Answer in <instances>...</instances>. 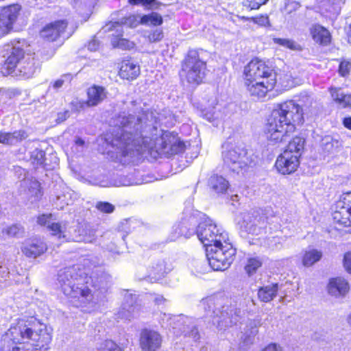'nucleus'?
Instances as JSON below:
<instances>
[{
  "mask_svg": "<svg viewBox=\"0 0 351 351\" xmlns=\"http://www.w3.org/2000/svg\"><path fill=\"white\" fill-rule=\"evenodd\" d=\"M118 127L112 145L120 156L132 158L146 151L172 155L183 149V143L170 133H165L154 141L143 134V121L139 117L119 115L114 121Z\"/></svg>",
  "mask_w": 351,
  "mask_h": 351,
  "instance_id": "nucleus-1",
  "label": "nucleus"
},
{
  "mask_svg": "<svg viewBox=\"0 0 351 351\" xmlns=\"http://www.w3.org/2000/svg\"><path fill=\"white\" fill-rule=\"evenodd\" d=\"M303 122L301 107L293 101L278 105L267 119L265 128L266 138L271 145L286 141L289 134L295 130V125Z\"/></svg>",
  "mask_w": 351,
  "mask_h": 351,
  "instance_id": "nucleus-2",
  "label": "nucleus"
},
{
  "mask_svg": "<svg viewBox=\"0 0 351 351\" xmlns=\"http://www.w3.org/2000/svg\"><path fill=\"white\" fill-rule=\"evenodd\" d=\"M9 340L14 343H28L48 349L51 341V329L43 324L19 319L6 332L3 341Z\"/></svg>",
  "mask_w": 351,
  "mask_h": 351,
  "instance_id": "nucleus-3",
  "label": "nucleus"
},
{
  "mask_svg": "<svg viewBox=\"0 0 351 351\" xmlns=\"http://www.w3.org/2000/svg\"><path fill=\"white\" fill-rule=\"evenodd\" d=\"M226 298L221 296H210L202 299L199 307L204 309L206 315L213 318V324L220 330L236 324L241 311L228 305Z\"/></svg>",
  "mask_w": 351,
  "mask_h": 351,
  "instance_id": "nucleus-4",
  "label": "nucleus"
},
{
  "mask_svg": "<svg viewBox=\"0 0 351 351\" xmlns=\"http://www.w3.org/2000/svg\"><path fill=\"white\" fill-rule=\"evenodd\" d=\"M206 251L208 264L214 271L228 269L236 254V250L227 240L206 247Z\"/></svg>",
  "mask_w": 351,
  "mask_h": 351,
  "instance_id": "nucleus-5",
  "label": "nucleus"
},
{
  "mask_svg": "<svg viewBox=\"0 0 351 351\" xmlns=\"http://www.w3.org/2000/svg\"><path fill=\"white\" fill-rule=\"evenodd\" d=\"M223 165L231 171L239 173L252 165L253 161L247 149L236 145H226L221 153Z\"/></svg>",
  "mask_w": 351,
  "mask_h": 351,
  "instance_id": "nucleus-6",
  "label": "nucleus"
},
{
  "mask_svg": "<svg viewBox=\"0 0 351 351\" xmlns=\"http://www.w3.org/2000/svg\"><path fill=\"white\" fill-rule=\"evenodd\" d=\"M206 69L204 61L196 50H190L182 65L180 76L189 84H199L202 82Z\"/></svg>",
  "mask_w": 351,
  "mask_h": 351,
  "instance_id": "nucleus-7",
  "label": "nucleus"
},
{
  "mask_svg": "<svg viewBox=\"0 0 351 351\" xmlns=\"http://www.w3.org/2000/svg\"><path fill=\"white\" fill-rule=\"evenodd\" d=\"M202 221L196 228V234L199 240L206 247L216 245L228 240L227 233L210 218L201 213Z\"/></svg>",
  "mask_w": 351,
  "mask_h": 351,
  "instance_id": "nucleus-8",
  "label": "nucleus"
},
{
  "mask_svg": "<svg viewBox=\"0 0 351 351\" xmlns=\"http://www.w3.org/2000/svg\"><path fill=\"white\" fill-rule=\"evenodd\" d=\"M64 293L73 306L81 308L84 311H93L98 303L91 290L80 282L75 286L64 288Z\"/></svg>",
  "mask_w": 351,
  "mask_h": 351,
  "instance_id": "nucleus-9",
  "label": "nucleus"
},
{
  "mask_svg": "<svg viewBox=\"0 0 351 351\" xmlns=\"http://www.w3.org/2000/svg\"><path fill=\"white\" fill-rule=\"evenodd\" d=\"M15 176L20 180L19 193L31 202L37 201L41 196L39 182L32 177L27 176V172L21 167H14Z\"/></svg>",
  "mask_w": 351,
  "mask_h": 351,
  "instance_id": "nucleus-10",
  "label": "nucleus"
},
{
  "mask_svg": "<svg viewBox=\"0 0 351 351\" xmlns=\"http://www.w3.org/2000/svg\"><path fill=\"white\" fill-rule=\"evenodd\" d=\"M245 81L276 80L274 70L263 60L254 59L251 60L244 68Z\"/></svg>",
  "mask_w": 351,
  "mask_h": 351,
  "instance_id": "nucleus-11",
  "label": "nucleus"
},
{
  "mask_svg": "<svg viewBox=\"0 0 351 351\" xmlns=\"http://www.w3.org/2000/svg\"><path fill=\"white\" fill-rule=\"evenodd\" d=\"M21 10V6L19 4H11L1 8L0 32L1 34H7L11 32Z\"/></svg>",
  "mask_w": 351,
  "mask_h": 351,
  "instance_id": "nucleus-12",
  "label": "nucleus"
},
{
  "mask_svg": "<svg viewBox=\"0 0 351 351\" xmlns=\"http://www.w3.org/2000/svg\"><path fill=\"white\" fill-rule=\"evenodd\" d=\"M105 32H113L110 36V43L113 48H117L122 50H130L135 47V43L126 38H123V28L118 22H110L104 27Z\"/></svg>",
  "mask_w": 351,
  "mask_h": 351,
  "instance_id": "nucleus-13",
  "label": "nucleus"
},
{
  "mask_svg": "<svg viewBox=\"0 0 351 351\" xmlns=\"http://www.w3.org/2000/svg\"><path fill=\"white\" fill-rule=\"evenodd\" d=\"M84 272L80 269L79 265L65 267L60 269L58 274V280L61 289L64 293V288L76 285L82 278Z\"/></svg>",
  "mask_w": 351,
  "mask_h": 351,
  "instance_id": "nucleus-14",
  "label": "nucleus"
},
{
  "mask_svg": "<svg viewBox=\"0 0 351 351\" xmlns=\"http://www.w3.org/2000/svg\"><path fill=\"white\" fill-rule=\"evenodd\" d=\"M276 83L274 80L265 81H245V86L251 97L261 99L271 90Z\"/></svg>",
  "mask_w": 351,
  "mask_h": 351,
  "instance_id": "nucleus-15",
  "label": "nucleus"
},
{
  "mask_svg": "<svg viewBox=\"0 0 351 351\" xmlns=\"http://www.w3.org/2000/svg\"><path fill=\"white\" fill-rule=\"evenodd\" d=\"M37 221L40 225L47 226L52 234L58 236V238L69 239L66 234L67 222H56L51 214L39 216Z\"/></svg>",
  "mask_w": 351,
  "mask_h": 351,
  "instance_id": "nucleus-16",
  "label": "nucleus"
},
{
  "mask_svg": "<svg viewBox=\"0 0 351 351\" xmlns=\"http://www.w3.org/2000/svg\"><path fill=\"white\" fill-rule=\"evenodd\" d=\"M300 164L299 158L282 152L278 158L275 166L278 171L283 175L291 174L296 171Z\"/></svg>",
  "mask_w": 351,
  "mask_h": 351,
  "instance_id": "nucleus-17",
  "label": "nucleus"
},
{
  "mask_svg": "<svg viewBox=\"0 0 351 351\" xmlns=\"http://www.w3.org/2000/svg\"><path fill=\"white\" fill-rule=\"evenodd\" d=\"M173 329L174 332L184 334V336H189L194 339H199V333L196 327L191 322V321L182 316H173Z\"/></svg>",
  "mask_w": 351,
  "mask_h": 351,
  "instance_id": "nucleus-18",
  "label": "nucleus"
},
{
  "mask_svg": "<svg viewBox=\"0 0 351 351\" xmlns=\"http://www.w3.org/2000/svg\"><path fill=\"white\" fill-rule=\"evenodd\" d=\"M161 341L160 334L156 331L144 330L141 332L140 343L145 351H155L160 348Z\"/></svg>",
  "mask_w": 351,
  "mask_h": 351,
  "instance_id": "nucleus-19",
  "label": "nucleus"
},
{
  "mask_svg": "<svg viewBox=\"0 0 351 351\" xmlns=\"http://www.w3.org/2000/svg\"><path fill=\"white\" fill-rule=\"evenodd\" d=\"M136 295L127 293L124 298V302L119 312V317L126 319L136 317L140 310V307L136 304Z\"/></svg>",
  "mask_w": 351,
  "mask_h": 351,
  "instance_id": "nucleus-20",
  "label": "nucleus"
},
{
  "mask_svg": "<svg viewBox=\"0 0 351 351\" xmlns=\"http://www.w3.org/2000/svg\"><path fill=\"white\" fill-rule=\"evenodd\" d=\"M197 220L195 217H190L189 221L184 220L173 226L171 240L175 241L181 236L189 237L195 232Z\"/></svg>",
  "mask_w": 351,
  "mask_h": 351,
  "instance_id": "nucleus-21",
  "label": "nucleus"
},
{
  "mask_svg": "<svg viewBox=\"0 0 351 351\" xmlns=\"http://www.w3.org/2000/svg\"><path fill=\"white\" fill-rule=\"evenodd\" d=\"M67 23L65 21H58L47 25L40 32V36L49 40H56L64 33Z\"/></svg>",
  "mask_w": 351,
  "mask_h": 351,
  "instance_id": "nucleus-22",
  "label": "nucleus"
},
{
  "mask_svg": "<svg viewBox=\"0 0 351 351\" xmlns=\"http://www.w3.org/2000/svg\"><path fill=\"white\" fill-rule=\"evenodd\" d=\"M47 250V245L40 240L25 241L21 246L22 253L28 258H36Z\"/></svg>",
  "mask_w": 351,
  "mask_h": 351,
  "instance_id": "nucleus-23",
  "label": "nucleus"
},
{
  "mask_svg": "<svg viewBox=\"0 0 351 351\" xmlns=\"http://www.w3.org/2000/svg\"><path fill=\"white\" fill-rule=\"evenodd\" d=\"M141 73L140 66L132 60H123L119 71V76L124 80H135Z\"/></svg>",
  "mask_w": 351,
  "mask_h": 351,
  "instance_id": "nucleus-24",
  "label": "nucleus"
},
{
  "mask_svg": "<svg viewBox=\"0 0 351 351\" xmlns=\"http://www.w3.org/2000/svg\"><path fill=\"white\" fill-rule=\"evenodd\" d=\"M350 290L348 281L341 277H337L330 280L328 285V292L335 297L344 296Z\"/></svg>",
  "mask_w": 351,
  "mask_h": 351,
  "instance_id": "nucleus-25",
  "label": "nucleus"
},
{
  "mask_svg": "<svg viewBox=\"0 0 351 351\" xmlns=\"http://www.w3.org/2000/svg\"><path fill=\"white\" fill-rule=\"evenodd\" d=\"M7 58L5 65L8 70H12L19 66L21 60L24 58V51L19 47L7 46Z\"/></svg>",
  "mask_w": 351,
  "mask_h": 351,
  "instance_id": "nucleus-26",
  "label": "nucleus"
},
{
  "mask_svg": "<svg viewBox=\"0 0 351 351\" xmlns=\"http://www.w3.org/2000/svg\"><path fill=\"white\" fill-rule=\"evenodd\" d=\"M108 92L105 88L94 85L88 89V99L86 105L88 106H95L104 101L107 97Z\"/></svg>",
  "mask_w": 351,
  "mask_h": 351,
  "instance_id": "nucleus-27",
  "label": "nucleus"
},
{
  "mask_svg": "<svg viewBox=\"0 0 351 351\" xmlns=\"http://www.w3.org/2000/svg\"><path fill=\"white\" fill-rule=\"evenodd\" d=\"M217 104L215 98L212 99L211 106ZM202 117L210 122L213 125L218 126L223 121V114L219 110H216L214 106L205 107L202 110Z\"/></svg>",
  "mask_w": 351,
  "mask_h": 351,
  "instance_id": "nucleus-28",
  "label": "nucleus"
},
{
  "mask_svg": "<svg viewBox=\"0 0 351 351\" xmlns=\"http://www.w3.org/2000/svg\"><path fill=\"white\" fill-rule=\"evenodd\" d=\"M310 33L312 38L317 43L327 45L330 42L331 36L330 32L319 25H313L310 29Z\"/></svg>",
  "mask_w": 351,
  "mask_h": 351,
  "instance_id": "nucleus-29",
  "label": "nucleus"
},
{
  "mask_svg": "<svg viewBox=\"0 0 351 351\" xmlns=\"http://www.w3.org/2000/svg\"><path fill=\"white\" fill-rule=\"evenodd\" d=\"M279 289L278 283H272L261 287L258 291V297L261 302H269L276 296Z\"/></svg>",
  "mask_w": 351,
  "mask_h": 351,
  "instance_id": "nucleus-30",
  "label": "nucleus"
},
{
  "mask_svg": "<svg viewBox=\"0 0 351 351\" xmlns=\"http://www.w3.org/2000/svg\"><path fill=\"white\" fill-rule=\"evenodd\" d=\"M27 137L23 130L15 131L12 133L0 132V143L6 145H14Z\"/></svg>",
  "mask_w": 351,
  "mask_h": 351,
  "instance_id": "nucleus-31",
  "label": "nucleus"
},
{
  "mask_svg": "<svg viewBox=\"0 0 351 351\" xmlns=\"http://www.w3.org/2000/svg\"><path fill=\"white\" fill-rule=\"evenodd\" d=\"M36 61L34 58L28 57L25 61L19 64V72L24 77L29 78L34 75L38 69Z\"/></svg>",
  "mask_w": 351,
  "mask_h": 351,
  "instance_id": "nucleus-32",
  "label": "nucleus"
},
{
  "mask_svg": "<svg viewBox=\"0 0 351 351\" xmlns=\"http://www.w3.org/2000/svg\"><path fill=\"white\" fill-rule=\"evenodd\" d=\"M330 93L333 100L340 108L351 107V95L345 94L341 88H330Z\"/></svg>",
  "mask_w": 351,
  "mask_h": 351,
  "instance_id": "nucleus-33",
  "label": "nucleus"
},
{
  "mask_svg": "<svg viewBox=\"0 0 351 351\" xmlns=\"http://www.w3.org/2000/svg\"><path fill=\"white\" fill-rule=\"evenodd\" d=\"M304 146V140L299 136L294 137L288 144L283 152H288L297 158H300Z\"/></svg>",
  "mask_w": 351,
  "mask_h": 351,
  "instance_id": "nucleus-34",
  "label": "nucleus"
},
{
  "mask_svg": "<svg viewBox=\"0 0 351 351\" xmlns=\"http://www.w3.org/2000/svg\"><path fill=\"white\" fill-rule=\"evenodd\" d=\"M346 0H317L319 7L326 12L337 15Z\"/></svg>",
  "mask_w": 351,
  "mask_h": 351,
  "instance_id": "nucleus-35",
  "label": "nucleus"
},
{
  "mask_svg": "<svg viewBox=\"0 0 351 351\" xmlns=\"http://www.w3.org/2000/svg\"><path fill=\"white\" fill-rule=\"evenodd\" d=\"M323 254L321 250L308 248L306 250L302 256V264L305 267H311L318 262L322 257Z\"/></svg>",
  "mask_w": 351,
  "mask_h": 351,
  "instance_id": "nucleus-36",
  "label": "nucleus"
},
{
  "mask_svg": "<svg viewBox=\"0 0 351 351\" xmlns=\"http://www.w3.org/2000/svg\"><path fill=\"white\" fill-rule=\"evenodd\" d=\"M97 0H73V6L79 13L89 16Z\"/></svg>",
  "mask_w": 351,
  "mask_h": 351,
  "instance_id": "nucleus-37",
  "label": "nucleus"
},
{
  "mask_svg": "<svg viewBox=\"0 0 351 351\" xmlns=\"http://www.w3.org/2000/svg\"><path fill=\"white\" fill-rule=\"evenodd\" d=\"M210 187L217 193H224L229 186L228 182L222 176L214 175L209 180Z\"/></svg>",
  "mask_w": 351,
  "mask_h": 351,
  "instance_id": "nucleus-38",
  "label": "nucleus"
},
{
  "mask_svg": "<svg viewBox=\"0 0 351 351\" xmlns=\"http://www.w3.org/2000/svg\"><path fill=\"white\" fill-rule=\"evenodd\" d=\"M96 348L97 351H124L125 347L119 346L111 339H105L97 343Z\"/></svg>",
  "mask_w": 351,
  "mask_h": 351,
  "instance_id": "nucleus-39",
  "label": "nucleus"
},
{
  "mask_svg": "<svg viewBox=\"0 0 351 351\" xmlns=\"http://www.w3.org/2000/svg\"><path fill=\"white\" fill-rule=\"evenodd\" d=\"M322 145L327 152H334L341 147V142L330 136H326L322 138Z\"/></svg>",
  "mask_w": 351,
  "mask_h": 351,
  "instance_id": "nucleus-40",
  "label": "nucleus"
},
{
  "mask_svg": "<svg viewBox=\"0 0 351 351\" xmlns=\"http://www.w3.org/2000/svg\"><path fill=\"white\" fill-rule=\"evenodd\" d=\"M162 22V17L160 14L156 12H152L149 14L141 16V24L143 25H152L156 26L161 25Z\"/></svg>",
  "mask_w": 351,
  "mask_h": 351,
  "instance_id": "nucleus-41",
  "label": "nucleus"
},
{
  "mask_svg": "<svg viewBox=\"0 0 351 351\" xmlns=\"http://www.w3.org/2000/svg\"><path fill=\"white\" fill-rule=\"evenodd\" d=\"M170 270L171 268L167 266L166 262L165 261H160L152 267V274L155 278H159L164 276Z\"/></svg>",
  "mask_w": 351,
  "mask_h": 351,
  "instance_id": "nucleus-42",
  "label": "nucleus"
},
{
  "mask_svg": "<svg viewBox=\"0 0 351 351\" xmlns=\"http://www.w3.org/2000/svg\"><path fill=\"white\" fill-rule=\"evenodd\" d=\"M262 264L263 262L260 258H250L247 261V263L245 266V270L249 276H251L256 271Z\"/></svg>",
  "mask_w": 351,
  "mask_h": 351,
  "instance_id": "nucleus-43",
  "label": "nucleus"
},
{
  "mask_svg": "<svg viewBox=\"0 0 351 351\" xmlns=\"http://www.w3.org/2000/svg\"><path fill=\"white\" fill-rule=\"evenodd\" d=\"M120 26L122 27L123 25H127L129 27H136L139 24H141V16L139 15H130L128 17L122 19L120 21H117Z\"/></svg>",
  "mask_w": 351,
  "mask_h": 351,
  "instance_id": "nucleus-44",
  "label": "nucleus"
},
{
  "mask_svg": "<svg viewBox=\"0 0 351 351\" xmlns=\"http://www.w3.org/2000/svg\"><path fill=\"white\" fill-rule=\"evenodd\" d=\"M45 154L43 150L36 149L31 154L32 163L36 167L44 165Z\"/></svg>",
  "mask_w": 351,
  "mask_h": 351,
  "instance_id": "nucleus-45",
  "label": "nucleus"
},
{
  "mask_svg": "<svg viewBox=\"0 0 351 351\" xmlns=\"http://www.w3.org/2000/svg\"><path fill=\"white\" fill-rule=\"evenodd\" d=\"M3 233L9 237H21L24 233V228L19 224H13L4 228Z\"/></svg>",
  "mask_w": 351,
  "mask_h": 351,
  "instance_id": "nucleus-46",
  "label": "nucleus"
},
{
  "mask_svg": "<svg viewBox=\"0 0 351 351\" xmlns=\"http://www.w3.org/2000/svg\"><path fill=\"white\" fill-rule=\"evenodd\" d=\"M273 41L275 44L287 47L290 49H298L299 45L293 40L287 38H274Z\"/></svg>",
  "mask_w": 351,
  "mask_h": 351,
  "instance_id": "nucleus-47",
  "label": "nucleus"
},
{
  "mask_svg": "<svg viewBox=\"0 0 351 351\" xmlns=\"http://www.w3.org/2000/svg\"><path fill=\"white\" fill-rule=\"evenodd\" d=\"M18 346L12 347L10 351H47L48 349H42L40 346H34L28 343H18Z\"/></svg>",
  "mask_w": 351,
  "mask_h": 351,
  "instance_id": "nucleus-48",
  "label": "nucleus"
},
{
  "mask_svg": "<svg viewBox=\"0 0 351 351\" xmlns=\"http://www.w3.org/2000/svg\"><path fill=\"white\" fill-rule=\"evenodd\" d=\"M269 0H243V5L250 10H258Z\"/></svg>",
  "mask_w": 351,
  "mask_h": 351,
  "instance_id": "nucleus-49",
  "label": "nucleus"
},
{
  "mask_svg": "<svg viewBox=\"0 0 351 351\" xmlns=\"http://www.w3.org/2000/svg\"><path fill=\"white\" fill-rule=\"evenodd\" d=\"M96 208L98 210L104 213H111L114 210V206L106 202H99L96 204Z\"/></svg>",
  "mask_w": 351,
  "mask_h": 351,
  "instance_id": "nucleus-50",
  "label": "nucleus"
},
{
  "mask_svg": "<svg viewBox=\"0 0 351 351\" xmlns=\"http://www.w3.org/2000/svg\"><path fill=\"white\" fill-rule=\"evenodd\" d=\"M280 81L285 88H291L295 86L294 80L289 73H286L283 76L280 77Z\"/></svg>",
  "mask_w": 351,
  "mask_h": 351,
  "instance_id": "nucleus-51",
  "label": "nucleus"
},
{
  "mask_svg": "<svg viewBox=\"0 0 351 351\" xmlns=\"http://www.w3.org/2000/svg\"><path fill=\"white\" fill-rule=\"evenodd\" d=\"M14 96L12 90L6 88H0V104H5Z\"/></svg>",
  "mask_w": 351,
  "mask_h": 351,
  "instance_id": "nucleus-52",
  "label": "nucleus"
},
{
  "mask_svg": "<svg viewBox=\"0 0 351 351\" xmlns=\"http://www.w3.org/2000/svg\"><path fill=\"white\" fill-rule=\"evenodd\" d=\"M71 74H65V75H63L60 77V78H59L58 80H56L53 83V88L54 89H56L58 90V88H61L63 84H64V82H70L71 80Z\"/></svg>",
  "mask_w": 351,
  "mask_h": 351,
  "instance_id": "nucleus-53",
  "label": "nucleus"
},
{
  "mask_svg": "<svg viewBox=\"0 0 351 351\" xmlns=\"http://www.w3.org/2000/svg\"><path fill=\"white\" fill-rule=\"evenodd\" d=\"M163 38V32L160 29H156L149 34L148 39L152 43H156L161 40Z\"/></svg>",
  "mask_w": 351,
  "mask_h": 351,
  "instance_id": "nucleus-54",
  "label": "nucleus"
},
{
  "mask_svg": "<svg viewBox=\"0 0 351 351\" xmlns=\"http://www.w3.org/2000/svg\"><path fill=\"white\" fill-rule=\"evenodd\" d=\"M351 69V63L348 61H343L339 64V72L341 76H346L349 73Z\"/></svg>",
  "mask_w": 351,
  "mask_h": 351,
  "instance_id": "nucleus-55",
  "label": "nucleus"
},
{
  "mask_svg": "<svg viewBox=\"0 0 351 351\" xmlns=\"http://www.w3.org/2000/svg\"><path fill=\"white\" fill-rule=\"evenodd\" d=\"M251 21L261 26H266L269 24V18L265 15H261L256 17H251Z\"/></svg>",
  "mask_w": 351,
  "mask_h": 351,
  "instance_id": "nucleus-56",
  "label": "nucleus"
},
{
  "mask_svg": "<svg viewBox=\"0 0 351 351\" xmlns=\"http://www.w3.org/2000/svg\"><path fill=\"white\" fill-rule=\"evenodd\" d=\"M343 266L345 269L351 274V252H347L343 258Z\"/></svg>",
  "mask_w": 351,
  "mask_h": 351,
  "instance_id": "nucleus-57",
  "label": "nucleus"
},
{
  "mask_svg": "<svg viewBox=\"0 0 351 351\" xmlns=\"http://www.w3.org/2000/svg\"><path fill=\"white\" fill-rule=\"evenodd\" d=\"M262 351H284V350L280 345L272 343L265 346Z\"/></svg>",
  "mask_w": 351,
  "mask_h": 351,
  "instance_id": "nucleus-58",
  "label": "nucleus"
},
{
  "mask_svg": "<svg viewBox=\"0 0 351 351\" xmlns=\"http://www.w3.org/2000/svg\"><path fill=\"white\" fill-rule=\"evenodd\" d=\"M69 117V112L68 110H66L62 112H60L57 115V122L58 123H62L64 121H65L68 117Z\"/></svg>",
  "mask_w": 351,
  "mask_h": 351,
  "instance_id": "nucleus-59",
  "label": "nucleus"
},
{
  "mask_svg": "<svg viewBox=\"0 0 351 351\" xmlns=\"http://www.w3.org/2000/svg\"><path fill=\"white\" fill-rule=\"evenodd\" d=\"M99 47V42L96 39H93L88 45V49L90 51H95Z\"/></svg>",
  "mask_w": 351,
  "mask_h": 351,
  "instance_id": "nucleus-60",
  "label": "nucleus"
},
{
  "mask_svg": "<svg viewBox=\"0 0 351 351\" xmlns=\"http://www.w3.org/2000/svg\"><path fill=\"white\" fill-rule=\"evenodd\" d=\"M250 324L252 326V331L250 332V335H255L258 332V326L261 325L260 321H251Z\"/></svg>",
  "mask_w": 351,
  "mask_h": 351,
  "instance_id": "nucleus-61",
  "label": "nucleus"
},
{
  "mask_svg": "<svg viewBox=\"0 0 351 351\" xmlns=\"http://www.w3.org/2000/svg\"><path fill=\"white\" fill-rule=\"evenodd\" d=\"M156 0H128L130 4L136 5L138 3H143L144 5H152Z\"/></svg>",
  "mask_w": 351,
  "mask_h": 351,
  "instance_id": "nucleus-62",
  "label": "nucleus"
},
{
  "mask_svg": "<svg viewBox=\"0 0 351 351\" xmlns=\"http://www.w3.org/2000/svg\"><path fill=\"white\" fill-rule=\"evenodd\" d=\"M343 123L346 128L351 130V117L345 118Z\"/></svg>",
  "mask_w": 351,
  "mask_h": 351,
  "instance_id": "nucleus-63",
  "label": "nucleus"
},
{
  "mask_svg": "<svg viewBox=\"0 0 351 351\" xmlns=\"http://www.w3.org/2000/svg\"><path fill=\"white\" fill-rule=\"evenodd\" d=\"M75 144L79 146H83L84 145V141L78 138L75 140Z\"/></svg>",
  "mask_w": 351,
  "mask_h": 351,
  "instance_id": "nucleus-64",
  "label": "nucleus"
}]
</instances>
